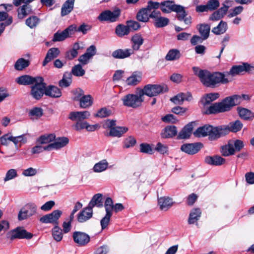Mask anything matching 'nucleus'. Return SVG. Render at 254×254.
I'll use <instances>...</instances> for the list:
<instances>
[{
    "instance_id": "obj_15",
    "label": "nucleus",
    "mask_w": 254,
    "mask_h": 254,
    "mask_svg": "<svg viewBox=\"0 0 254 254\" xmlns=\"http://www.w3.org/2000/svg\"><path fill=\"white\" fill-rule=\"evenodd\" d=\"M55 141L47 145V151H51L53 149H59L65 146L69 141L68 139L65 137H59L55 139Z\"/></svg>"
},
{
    "instance_id": "obj_33",
    "label": "nucleus",
    "mask_w": 254,
    "mask_h": 254,
    "mask_svg": "<svg viewBox=\"0 0 254 254\" xmlns=\"http://www.w3.org/2000/svg\"><path fill=\"white\" fill-rule=\"evenodd\" d=\"M197 29L202 38L207 39L209 36L210 26L208 24L203 23L197 25Z\"/></svg>"
},
{
    "instance_id": "obj_54",
    "label": "nucleus",
    "mask_w": 254,
    "mask_h": 254,
    "mask_svg": "<svg viewBox=\"0 0 254 254\" xmlns=\"http://www.w3.org/2000/svg\"><path fill=\"white\" fill-rule=\"evenodd\" d=\"M68 37V35L66 33V32L65 31V30L61 32L58 31L55 33L53 41L54 42L62 41Z\"/></svg>"
},
{
    "instance_id": "obj_62",
    "label": "nucleus",
    "mask_w": 254,
    "mask_h": 254,
    "mask_svg": "<svg viewBox=\"0 0 254 254\" xmlns=\"http://www.w3.org/2000/svg\"><path fill=\"white\" fill-rule=\"evenodd\" d=\"M110 114V110H107L106 108H103L99 110L95 116L97 117L103 118L109 116Z\"/></svg>"
},
{
    "instance_id": "obj_46",
    "label": "nucleus",
    "mask_w": 254,
    "mask_h": 254,
    "mask_svg": "<svg viewBox=\"0 0 254 254\" xmlns=\"http://www.w3.org/2000/svg\"><path fill=\"white\" fill-rule=\"evenodd\" d=\"M116 33L120 37L127 35L129 33L128 27L127 25L119 24L116 28Z\"/></svg>"
},
{
    "instance_id": "obj_32",
    "label": "nucleus",
    "mask_w": 254,
    "mask_h": 254,
    "mask_svg": "<svg viewBox=\"0 0 254 254\" xmlns=\"http://www.w3.org/2000/svg\"><path fill=\"white\" fill-rule=\"evenodd\" d=\"M75 0H67L63 4L61 8V15L65 16L69 14L73 9Z\"/></svg>"
},
{
    "instance_id": "obj_1",
    "label": "nucleus",
    "mask_w": 254,
    "mask_h": 254,
    "mask_svg": "<svg viewBox=\"0 0 254 254\" xmlns=\"http://www.w3.org/2000/svg\"><path fill=\"white\" fill-rule=\"evenodd\" d=\"M192 70L194 74L199 77L201 82L206 87H214L219 83L226 84L230 81L225 77V74L221 72L211 73L196 66L192 67Z\"/></svg>"
},
{
    "instance_id": "obj_24",
    "label": "nucleus",
    "mask_w": 254,
    "mask_h": 254,
    "mask_svg": "<svg viewBox=\"0 0 254 254\" xmlns=\"http://www.w3.org/2000/svg\"><path fill=\"white\" fill-rule=\"evenodd\" d=\"M192 99V96L190 93H180L173 98L170 100L175 104L182 105L185 100L190 101Z\"/></svg>"
},
{
    "instance_id": "obj_30",
    "label": "nucleus",
    "mask_w": 254,
    "mask_h": 254,
    "mask_svg": "<svg viewBox=\"0 0 254 254\" xmlns=\"http://www.w3.org/2000/svg\"><path fill=\"white\" fill-rule=\"evenodd\" d=\"M201 215V211L199 208H194L190 211L188 219L189 224L197 223Z\"/></svg>"
},
{
    "instance_id": "obj_59",
    "label": "nucleus",
    "mask_w": 254,
    "mask_h": 254,
    "mask_svg": "<svg viewBox=\"0 0 254 254\" xmlns=\"http://www.w3.org/2000/svg\"><path fill=\"white\" fill-rule=\"evenodd\" d=\"M206 4L209 11L216 10L220 5V3L218 0H209L207 1Z\"/></svg>"
},
{
    "instance_id": "obj_47",
    "label": "nucleus",
    "mask_w": 254,
    "mask_h": 254,
    "mask_svg": "<svg viewBox=\"0 0 254 254\" xmlns=\"http://www.w3.org/2000/svg\"><path fill=\"white\" fill-rule=\"evenodd\" d=\"M221 153L224 156H228L235 153V149L233 143H229L227 145L221 147Z\"/></svg>"
},
{
    "instance_id": "obj_48",
    "label": "nucleus",
    "mask_w": 254,
    "mask_h": 254,
    "mask_svg": "<svg viewBox=\"0 0 254 254\" xmlns=\"http://www.w3.org/2000/svg\"><path fill=\"white\" fill-rule=\"evenodd\" d=\"M181 57L180 51L177 49L170 50L165 59L167 61H174L179 59Z\"/></svg>"
},
{
    "instance_id": "obj_52",
    "label": "nucleus",
    "mask_w": 254,
    "mask_h": 254,
    "mask_svg": "<svg viewBox=\"0 0 254 254\" xmlns=\"http://www.w3.org/2000/svg\"><path fill=\"white\" fill-rule=\"evenodd\" d=\"M71 73L76 76H82L84 75L85 71L82 68L81 64H78L72 68Z\"/></svg>"
},
{
    "instance_id": "obj_11",
    "label": "nucleus",
    "mask_w": 254,
    "mask_h": 254,
    "mask_svg": "<svg viewBox=\"0 0 254 254\" xmlns=\"http://www.w3.org/2000/svg\"><path fill=\"white\" fill-rule=\"evenodd\" d=\"M252 68H253V67L248 63H243L241 65H234L231 67L230 70L226 73L225 76L230 75L233 76L239 74L244 71L250 72Z\"/></svg>"
},
{
    "instance_id": "obj_28",
    "label": "nucleus",
    "mask_w": 254,
    "mask_h": 254,
    "mask_svg": "<svg viewBox=\"0 0 254 254\" xmlns=\"http://www.w3.org/2000/svg\"><path fill=\"white\" fill-rule=\"evenodd\" d=\"M177 133V128L174 126H168L165 127L161 133V136L163 138L173 137Z\"/></svg>"
},
{
    "instance_id": "obj_55",
    "label": "nucleus",
    "mask_w": 254,
    "mask_h": 254,
    "mask_svg": "<svg viewBox=\"0 0 254 254\" xmlns=\"http://www.w3.org/2000/svg\"><path fill=\"white\" fill-rule=\"evenodd\" d=\"M140 151L143 153L152 154L153 153V149L151 146L147 143H143L140 144Z\"/></svg>"
},
{
    "instance_id": "obj_2",
    "label": "nucleus",
    "mask_w": 254,
    "mask_h": 254,
    "mask_svg": "<svg viewBox=\"0 0 254 254\" xmlns=\"http://www.w3.org/2000/svg\"><path fill=\"white\" fill-rule=\"evenodd\" d=\"M243 99L249 100V96L243 94L242 96L234 95L227 97L224 98L221 102L215 103L210 106L208 108L207 113L211 114L228 111L233 106L240 104Z\"/></svg>"
},
{
    "instance_id": "obj_35",
    "label": "nucleus",
    "mask_w": 254,
    "mask_h": 254,
    "mask_svg": "<svg viewBox=\"0 0 254 254\" xmlns=\"http://www.w3.org/2000/svg\"><path fill=\"white\" fill-rule=\"evenodd\" d=\"M128 130V128L125 127H116L110 129L109 135L112 137H121L124 133Z\"/></svg>"
},
{
    "instance_id": "obj_8",
    "label": "nucleus",
    "mask_w": 254,
    "mask_h": 254,
    "mask_svg": "<svg viewBox=\"0 0 254 254\" xmlns=\"http://www.w3.org/2000/svg\"><path fill=\"white\" fill-rule=\"evenodd\" d=\"M121 14V11L117 8L114 11L105 10L101 12L98 18L101 21H109L113 22L116 21Z\"/></svg>"
},
{
    "instance_id": "obj_14",
    "label": "nucleus",
    "mask_w": 254,
    "mask_h": 254,
    "mask_svg": "<svg viewBox=\"0 0 254 254\" xmlns=\"http://www.w3.org/2000/svg\"><path fill=\"white\" fill-rule=\"evenodd\" d=\"M202 146V144L199 142L188 143L182 145L181 149L183 152L188 154L193 155L197 153Z\"/></svg>"
},
{
    "instance_id": "obj_36",
    "label": "nucleus",
    "mask_w": 254,
    "mask_h": 254,
    "mask_svg": "<svg viewBox=\"0 0 254 254\" xmlns=\"http://www.w3.org/2000/svg\"><path fill=\"white\" fill-rule=\"evenodd\" d=\"M141 79V74L140 72H134L126 80L128 85L134 86L138 84Z\"/></svg>"
},
{
    "instance_id": "obj_29",
    "label": "nucleus",
    "mask_w": 254,
    "mask_h": 254,
    "mask_svg": "<svg viewBox=\"0 0 254 254\" xmlns=\"http://www.w3.org/2000/svg\"><path fill=\"white\" fill-rule=\"evenodd\" d=\"M103 206V194L97 193L95 194L89 202L88 206L91 209L94 207H102Z\"/></svg>"
},
{
    "instance_id": "obj_38",
    "label": "nucleus",
    "mask_w": 254,
    "mask_h": 254,
    "mask_svg": "<svg viewBox=\"0 0 254 254\" xmlns=\"http://www.w3.org/2000/svg\"><path fill=\"white\" fill-rule=\"evenodd\" d=\"M79 101L80 107L83 109L91 107L93 103V98L90 95L82 97Z\"/></svg>"
},
{
    "instance_id": "obj_21",
    "label": "nucleus",
    "mask_w": 254,
    "mask_h": 254,
    "mask_svg": "<svg viewBox=\"0 0 254 254\" xmlns=\"http://www.w3.org/2000/svg\"><path fill=\"white\" fill-rule=\"evenodd\" d=\"M93 215V210L88 206L84 208L77 215V220L79 223H83L90 219Z\"/></svg>"
},
{
    "instance_id": "obj_64",
    "label": "nucleus",
    "mask_w": 254,
    "mask_h": 254,
    "mask_svg": "<svg viewBox=\"0 0 254 254\" xmlns=\"http://www.w3.org/2000/svg\"><path fill=\"white\" fill-rule=\"evenodd\" d=\"M136 142V140L134 137L132 136H129L125 140L124 147L128 148L130 147H132L135 144Z\"/></svg>"
},
{
    "instance_id": "obj_60",
    "label": "nucleus",
    "mask_w": 254,
    "mask_h": 254,
    "mask_svg": "<svg viewBox=\"0 0 254 254\" xmlns=\"http://www.w3.org/2000/svg\"><path fill=\"white\" fill-rule=\"evenodd\" d=\"M162 121L167 123L175 124L177 122L175 116L172 114H167L161 119Z\"/></svg>"
},
{
    "instance_id": "obj_26",
    "label": "nucleus",
    "mask_w": 254,
    "mask_h": 254,
    "mask_svg": "<svg viewBox=\"0 0 254 254\" xmlns=\"http://www.w3.org/2000/svg\"><path fill=\"white\" fill-rule=\"evenodd\" d=\"M60 51L58 48H50L47 52L46 57L43 63V65L45 66L52 60L57 58L60 54Z\"/></svg>"
},
{
    "instance_id": "obj_49",
    "label": "nucleus",
    "mask_w": 254,
    "mask_h": 254,
    "mask_svg": "<svg viewBox=\"0 0 254 254\" xmlns=\"http://www.w3.org/2000/svg\"><path fill=\"white\" fill-rule=\"evenodd\" d=\"M238 111L240 117L245 120H249L252 116L251 111L246 108H238Z\"/></svg>"
},
{
    "instance_id": "obj_10",
    "label": "nucleus",
    "mask_w": 254,
    "mask_h": 254,
    "mask_svg": "<svg viewBox=\"0 0 254 254\" xmlns=\"http://www.w3.org/2000/svg\"><path fill=\"white\" fill-rule=\"evenodd\" d=\"M72 237L75 243L80 247L86 245L90 241V237L88 234L80 231L73 232Z\"/></svg>"
},
{
    "instance_id": "obj_50",
    "label": "nucleus",
    "mask_w": 254,
    "mask_h": 254,
    "mask_svg": "<svg viewBox=\"0 0 254 254\" xmlns=\"http://www.w3.org/2000/svg\"><path fill=\"white\" fill-rule=\"evenodd\" d=\"M169 22V19L168 18L160 16L156 19L154 22V25L156 27L161 28L167 26Z\"/></svg>"
},
{
    "instance_id": "obj_4",
    "label": "nucleus",
    "mask_w": 254,
    "mask_h": 254,
    "mask_svg": "<svg viewBox=\"0 0 254 254\" xmlns=\"http://www.w3.org/2000/svg\"><path fill=\"white\" fill-rule=\"evenodd\" d=\"M140 91L143 96L154 97L167 92L168 88L165 84H147Z\"/></svg>"
},
{
    "instance_id": "obj_13",
    "label": "nucleus",
    "mask_w": 254,
    "mask_h": 254,
    "mask_svg": "<svg viewBox=\"0 0 254 254\" xmlns=\"http://www.w3.org/2000/svg\"><path fill=\"white\" fill-rule=\"evenodd\" d=\"M32 237L33 234L32 233L28 232L26 230L21 227H17L11 231V239H30Z\"/></svg>"
},
{
    "instance_id": "obj_43",
    "label": "nucleus",
    "mask_w": 254,
    "mask_h": 254,
    "mask_svg": "<svg viewBox=\"0 0 254 254\" xmlns=\"http://www.w3.org/2000/svg\"><path fill=\"white\" fill-rule=\"evenodd\" d=\"M148 10L145 7L141 9L137 13L136 18L141 22H146L148 21L149 15Z\"/></svg>"
},
{
    "instance_id": "obj_17",
    "label": "nucleus",
    "mask_w": 254,
    "mask_h": 254,
    "mask_svg": "<svg viewBox=\"0 0 254 254\" xmlns=\"http://www.w3.org/2000/svg\"><path fill=\"white\" fill-rule=\"evenodd\" d=\"M90 116V113L88 111L71 112L69 115V119L72 121H82L87 119Z\"/></svg>"
},
{
    "instance_id": "obj_9",
    "label": "nucleus",
    "mask_w": 254,
    "mask_h": 254,
    "mask_svg": "<svg viewBox=\"0 0 254 254\" xmlns=\"http://www.w3.org/2000/svg\"><path fill=\"white\" fill-rule=\"evenodd\" d=\"M174 10L176 12V18L180 21H184L185 24L190 25L191 23V17L188 16V12L185 9V7L182 5L177 4Z\"/></svg>"
},
{
    "instance_id": "obj_41",
    "label": "nucleus",
    "mask_w": 254,
    "mask_h": 254,
    "mask_svg": "<svg viewBox=\"0 0 254 254\" xmlns=\"http://www.w3.org/2000/svg\"><path fill=\"white\" fill-rule=\"evenodd\" d=\"M210 128V125H205L203 127H199L193 132V135L198 137L208 135L209 130Z\"/></svg>"
},
{
    "instance_id": "obj_53",
    "label": "nucleus",
    "mask_w": 254,
    "mask_h": 254,
    "mask_svg": "<svg viewBox=\"0 0 254 254\" xmlns=\"http://www.w3.org/2000/svg\"><path fill=\"white\" fill-rule=\"evenodd\" d=\"M52 235L54 239L57 242L61 241L63 239L62 230L58 226L53 228Z\"/></svg>"
},
{
    "instance_id": "obj_3",
    "label": "nucleus",
    "mask_w": 254,
    "mask_h": 254,
    "mask_svg": "<svg viewBox=\"0 0 254 254\" xmlns=\"http://www.w3.org/2000/svg\"><path fill=\"white\" fill-rule=\"evenodd\" d=\"M124 106L132 108H137L141 106L144 98L140 91L137 94H128L122 99Z\"/></svg>"
},
{
    "instance_id": "obj_61",
    "label": "nucleus",
    "mask_w": 254,
    "mask_h": 254,
    "mask_svg": "<svg viewBox=\"0 0 254 254\" xmlns=\"http://www.w3.org/2000/svg\"><path fill=\"white\" fill-rule=\"evenodd\" d=\"M17 176V174L16 171L14 169H11L6 172L4 181V182L8 181L16 177Z\"/></svg>"
},
{
    "instance_id": "obj_7",
    "label": "nucleus",
    "mask_w": 254,
    "mask_h": 254,
    "mask_svg": "<svg viewBox=\"0 0 254 254\" xmlns=\"http://www.w3.org/2000/svg\"><path fill=\"white\" fill-rule=\"evenodd\" d=\"M210 129L209 130L208 137L210 140H215L221 136L228 134V129L226 126H221L214 127L210 126Z\"/></svg>"
},
{
    "instance_id": "obj_57",
    "label": "nucleus",
    "mask_w": 254,
    "mask_h": 254,
    "mask_svg": "<svg viewBox=\"0 0 254 254\" xmlns=\"http://www.w3.org/2000/svg\"><path fill=\"white\" fill-rule=\"evenodd\" d=\"M219 97L218 93H211L206 94L205 99L204 105L210 104L211 102L216 100Z\"/></svg>"
},
{
    "instance_id": "obj_39",
    "label": "nucleus",
    "mask_w": 254,
    "mask_h": 254,
    "mask_svg": "<svg viewBox=\"0 0 254 254\" xmlns=\"http://www.w3.org/2000/svg\"><path fill=\"white\" fill-rule=\"evenodd\" d=\"M227 23L221 20L217 26L212 28V32L215 35H221L227 31Z\"/></svg>"
},
{
    "instance_id": "obj_25",
    "label": "nucleus",
    "mask_w": 254,
    "mask_h": 254,
    "mask_svg": "<svg viewBox=\"0 0 254 254\" xmlns=\"http://www.w3.org/2000/svg\"><path fill=\"white\" fill-rule=\"evenodd\" d=\"M81 45H82V44L81 43L80 44L78 42L74 43L72 48L70 50L66 52L65 58L68 60H71L76 57L78 54V51L83 49V47Z\"/></svg>"
},
{
    "instance_id": "obj_63",
    "label": "nucleus",
    "mask_w": 254,
    "mask_h": 254,
    "mask_svg": "<svg viewBox=\"0 0 254 254\" xmlns=\"http://www.w3.org/2000/svg\"><path fill=\"white\" fill-rule=\"evenodd\" d=\"M112 215L106 214L105 216L101 219L100 224L102 230L105 229L108 226Z\"/></svg>"
},
{
    "instance_id": "obj_45",
    "label": "nucleus",
    "mask_w": 254,
    "mask_h": 254,
    "mask_svg": "<svg viewBox=\"0 0 254 254\" xmlns=\"http://www.w3.org/2000/svg\"><path fill=\"white\" fill-rule=\"evenodd\" d=\"M30 64V61L24 58H20L17 60L14 64V68L17 70H22L28 67Z\"/></svg>"
},
{
    "instance_id": "obj_44",
    "label": "nucleus",
    "mask_w": 254,
    "mask_h": 254,
    "mask_svg": "<svg viewBox=\"0 0 254 254\" xmlns=\"http://www.w3.org/2000/svg\"><path fill=\"white\" fill-rule=\"evenodd\" d=\"M108 163L105 159L96 163L93 168L94 172L100 173L106 170L108 167Z\"/></svg>"
},
{
    "instance_id": "obj_31",
    "label": "nucleus",
    "mask_w": 254,
    "mask_h": 254,
    "mask_svg": "<svg viewBox=\"0 0 254 254\" xmlns=\"http://www.w3.org/2000/svg\"><path fill=\"white\" fill-rule=\"evenodd\" d=\"M131 41L132 43V48L131 49L133 50L134 52L139 49L140 47L143 44L144 39L140 35L135 34L132 37Z\"/></svg>"
},
{
    "instance_id": "obj_37",
    "label": "nucleus",
    "mask_w": 254,
    "mask_h": 254,
    "mask_svg": "<svg viewBox=\"0 0 254 254\" xmlns=\"http://www.w3.org/2000/svg\"><path fill=\"white\" fill-rule=\"evenodd\" d=\"M72 82V73L66 72L64 74L63 78L59 82V86L62 88L68 87Z\"/></svg>"
},
{
    "instance_id": "obj_16",
    "label": "nucleus",
    "mask_w": 254,
    "mask_h": 254,
    "mask_svg": "<svg viewBox=\"0 0 254 254\" xmlns=\"http://www.w3.org/2000/svg\"><path fill=\"white\" fill-rule=\"evenodd\" d=\"M195 124V123L192 122L186 125L179 132L177 136V138L179 139L189 138L192 134V131Z\"/></svg>"
},
{
    "instance_id": "obj_42",
    "label": "nucleus",
    "mask_w": 254,
    "mask_h": 254,
    "mask_svg": "<svg viewBox=\"0 0 254 254\" xmlns=\"http://www.w3.org/2000/svg\"><path fill=\"white\" fill-rule=\"evenodd\" d=\"M56 138L55 134H44L40 136L38 139L37 142L41 144H50V143L54 141Z\"/></svg>"
},
{
    "instance_id": "obj_22",
    "label": "nucleus",
    "mask_w": 254,
    "mask_h": 254,
    "mask_svg": "<svg viewBox=\"0 0 254 254\" xmlns=\"http://www.w3.org/2000/svg\"><path fill=\"white\" fill-rule=\"evenodd\" d=\"M205 162L210 165L220 166L223 164L225 160L224 158L218 155L213 156H207L204 159Z\"/></svg>"
},
{
    "instance_id": "obj_12",
    "label": "nucleus",
    "mask_w": 254,
    "mask_h": 254,
    "mask_svg": "<svg viewBox=\"0 0 254 254\" xmlns=\"http://www.w3.org/2000/svg\"><path fill=\"white\" fill-rule=\"evenodd\" d=\"M62 211L60 210L53 211L51 213L45 215L40 219V222L43 223H55L62 214Z\"/></svg>"
},
{
    "instance_id": "obj_51",
    "label": "nucleus",
    "mask_w": 254,
    "mask_h": 254,
    "mask_svg": "<svg viewBox=\"0 0 254 254\" xmlns=\"http://www.w3.org/2000/svg\"><path fill=\"white\" fill-rule=\"evenodd\" d=\"M39 21V19L37 16H32L26 20L25 23L30 28H33L38 24Z\"/></svg>"
},
{
    "instance_id": "obj_5",
    "label": "nucleus",
    "mask_w": 254,
    "mask_h": 254,
    "mask_svg": "<svg viewBox=\"0 0 254 254\" xmlns=\"http://www.w3.org/2000/svg\"><path fill=\"white\" fill-rule=\"evenodd\" d=\"M46 84L43 78L40 77L37 81L31 87V95L36 100H39L45 94Z\"/></svg>"
},
{
    "instance_id": "obj_34",
    "label": "nucleus",
    "mask_w": 254,
    "mask_h": 254,
    "mask_svg": "<svg viewBox=\"0 0 254 254\" xmlns=\"http://www.w3.org/2000/svg\"><path fill=\"white\" fill-rule=\"evenodd\" d=\"M33 13L31 7L29 4H25L18 9V17L23 19L27 15Z\"/></svg>"
},
{
    "instance_id": "obj_19",
    "label": "nucleus",
    "mask_w": 254,
    "mask_h": 254,
    "mask_svg": "<svg viewBox=\"0 0 254 254\" xmlns=\"http://www.w3.org/2000/svg\"><path fill=\"white\" fill-rule=\"evenodd\" d=\"M133 54L131 49H119L113 52L112 56L115 59H123L129 57Z\"/></svg>"
},
{
    "instance_id": "obj_18",
    "label": "nucleus",
    "mask_w": 254,
    "mask_h": 254,
    "mask_svg": "<svg viewBox=\"0 0 254 254\" xmlns=\"http://www.w3.org/2000/svg\"><path fill=\"white\" fill-rule=\"evenodd\" d=\"M40 77H33L29 75H23L16 78L15 81L19 85H33Z\"/></svg>"
},
{
    "instance_id": "obj_23",
    "label": "nucleus",
    "mask_w": 254,
    "mask_h": 254,
    "mask_svg": "<svg viewBox=\"0 0 254 254\" xmlns=\"http://www.w3.org/2000/svg\"><path fill=\"white\" fill-rule=\"evenodd\" d=\"M158 205L161 210H168L174 204L173 199L169 197H161L158 199Z\"/></svg>"
},
{
    "instance_id": "obj_27",
    "label": "nucleus",
    "mask_w": 254,
    "mask_h": 254,
    "mask_svg": "<svg viewBox=\"0 0 254 254\" xmlns=\"http://www.w3.org/2000/svg\"><path fill=\"white\" fill-rule=\"evenodd\" d=\"M161 11L164 13H169L172 11L174 12L177 4L173 0H166L160 3Z\"/></svg>"
},
{
    "instance_id": "obj_20",
    "label": "nucleus",
    "mask_w": 254,
    "mask_h": 254,
    "mask_svg": "<svg viewBox=\"0 0 254 254\" xmlns=\"http://www.w3.org/2000/svg\"><path fill=\"white\" fill-rule=\"evenodd\" d=\"M45 94L52 98H58L62 96L61 90L57 86L49 85L45 86Z\"/></svg>"
},
{
    "instance_id": "obj_58",
    "label": "nucleus",
    "mask_w": 254,
    "mask_h": 254,
    "mask_svg": "<svg viewBox=\"0 0 254 254\" xmlns=\"http://www.w3.org/2000/svg\"><path fill=\"white\" fill-rule=\"evenodd\" d=\"M127 25L128 27L129 31L130 30H137L140 28V25L138 22L133 20H128L127 21Z\"/></svg>"
},
{
    "instance_id": "obj_40",
    "label": "nucleus",
    "mask_w": 254,
    "mask_h": 254,
    "mask_svg": "<svg viewBox=\"0 0 254 254\" xmlns=\"http://www.w3.org/2000/svg\"><path fill=\"white\" fill-rule=\"evenodd\" d=\"M243 127V124L239 120H236L234 122L230 123L226 128L229 130L228 133L231 131L237 132L240 131Z\"/></svg>"
},
{
    "instance_id": "obj_56",
    "label": "nucleus",
    "mask_w": 254,
    "mask_h": 254,
    "mask_svg": "<svg viewBox=\"0 0 254 254\" xmlns=\"http://www.w3.org/2000/svg\"><path fill=\"white\" fill-rule=\"evenodd\" d=\"M29 116L35 117L36 118H40L43 114V111L41 108L34 107L29 112Z\"/></svg>"
},
{
    "instance_id": "obj_6",
    "label": "nucleus",
    "mask_w": 254,
    "mask_h": 254,
    "mask_svg": "<svg viewBox=\"0 0 254 254\" xmlns=\"http://www.w3.org/2000/svg\"><path fill=\"white\" fill-rule=\"evenodd\" d=\"M37 207L33 203H29L25 205L19 211L18 214V219L21 221L25 220L36 214Z\"/></svg>"
}]
</instances>
